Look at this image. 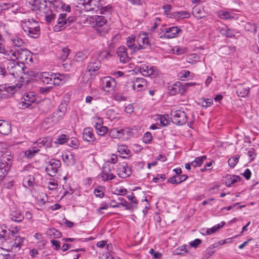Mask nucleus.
Returning a JSON list of instances; mask_svg holds the SVG:
<instances>
[{
    "label": "nucleus",
    "mask_w": 259,
    "mask_h": 259,
    "mask_svg": "<svg viewBox=\"0 0 259 259\" xmlns=\"http://www.w3.org/2000/svg\"><path fill=\"white\" fill-rule=\"evenodd\" d=\"M68 138L69 137L66 135L62 134L61 135L59 136L58 138L57 139V141L56 143L59 144H63L67 141Z\"/></svg>",
    "instance_id": "nucleus-60"
},
{
    "label": "nucleus",
    "mask_w": 259,
    "mask_h": 259,
    "mask_svg": "<svg viewBox=\"0 0 259 259\" xmlns=\"http://www.w3.org/2000/svg\"><path fill=\"white\" fill-rule=\"evenodd\" d=\"M100 67V62L95 58H92L89 62L87 71L90 73L91 75H94Z\"/></svg>",
    "instance_id": "nucleus-18"
},
{
    "label": "nucleus",
    "mask_w": 259,
    "mask_h": 259,
    "mask_svg": "<svg viewBox=\"0 0 259 259\" xmlns=\"http://www.w3.org/2000/svg\"><path fill=\"white\" fill-rule=\"evenodd\" d=\"M67 15L65 13L60 14L57 20V24L55 26L54 29L56 31H59L64 29L66 27L65 23Z\"/></svg>",
    "instance_id": "nucleus-24"
},
{
    "label": "nucleus",
    "mask_w": 259,
    "mask_h": 259,
    "mask_svg": "<svg viewBox=\"0 0 259 259\" xmlns=\"http://www.w3.org/2000/svg\"><path fill=\"white\" fill-rule=\"evenodd\" d=\"M1 149L2 144H0V180H4L11 166L13 157L9 152L3 153Z\"/></svg>",
    "instance_id": "nucleus-2"
},
{
    "label": "nucleus",
    "mask_w": 259,
    "mask_h": 259,
    "mask_svg": "<svg viewBox=\"0 0 259 259\" xmlns=\"http://www.w3.org/2000/svg\"><path fill=\"white\" fill-rule=\"evenodd\" d=\"M36 98L33 93L24 94L22 101L19 103V107L22 109L32 108V104L35 102Z\"/></svg>",
    "instance_id": "nucleus-8"
},
{
    "label": "nucleus",
    "mask_w": 259,
    "mask_h": 259,
    "mask_svg": "<svg viewBox=\"0 0 259 259\" xmlns=\"http://www.w3.org/2000/svg\"><path fill=\"white\" fill-rule=\"evenodd\" d=\"M117 151L120 155H122L123 158H125L126 156H130L131 151L127 147L124 145H119L117 148Z\"/></svg>",
    "instance_id": "nucleus-42"
},
{
    "label": "nucleus",
    "mask_w": 259,
    "mask_h": 259,
    "mask_svg": "<svg viewBox=\"0 0 259 259\" xmlns=\"http://www.w3.org/2000/svg\"><path fill=\"white\" fill-rule=\"evenodd\" d=\"M174 54L177 55H182L185 53V50L183 48H181L179 46H176L172 49Z\"/></svg>",
    "instance_id": "nucleus-63"
},
{
    "label": "nucleus",
    "mask_w": 259,
    "mask_h": 259,
    "mask_svg": "<svg viewBox=\"0 0 259 259\" xmlns=\"http://www.w3.org/2000/svg\"><path fill=\"white\" fill-rule=\"evenodd\" d=\"M124 130L120 128H113L109 132V136L112 138L120 139L124 136Z\"/></svg>",
    "instance_id": "nucleus-31"
},
{
    "label": "nucleus",
    "mask_w": 259,
    "mask_h": 259,
    "mask_svg": "<svg viewBox=\"0 0 259 259\" xmlns=\"http://www.w3.org/2000/svg\"><path fill=\"white\" fill-rule=\"evenodd\" d=\"M120 205L126 208V201L122 197H118L116 199L111 200L110 203V207L113 208L119 207Z\"/></svg>",
    "instance_id": "nucleus-30"
},
{
    "label": "nucleus",
    "mask_w": 259,
    "mask_h": 259,
    "mask_svg": "<svg viewBox=\"0 0 259 259\" xmlns=\"http://www.w3.org/2000/svg\"><path fill=\"white\" fill-rule=\"evenodd\" d=\"M137 41L139 45L135 48V52L150 48L151 46V43L147 34L144 32L140 33Z\"/></svg>",
    "instance_id": "nucleus-7"
},
{
    "label": "nucleus",
    "mask_w": 259,
    "mask_h": 259,
    "mask_svg": "<svg viewBox=\"0 0 259 259\" xmlns=\"http://www.w3.org/2000/svg\"><path fill=\"white\" fill-rule=\"evenodd\" d=\"M4 245L7 247L8 248L4 249L0 247V259H9L10 255L8 252L12 251L7 244Z\"/></svg>",
    "instance_id": "nucleus-47"
},
{
    "label": "nucleus",
    "mask_w": 259,
    "mask_h": 259,
    "mask_svg": "<svg viewBox=\"0 0 259 259\" xmlns=\"http://www.w3.org/2000/svg\"><path fill=\"white\" fill-rule=\"evenodd\" d=\"M19 50L16 49H12L9 50H6L4 52L5 58L8 60L15 61L18 60Z\"/></svg>",
    "instance_id": "nucleus-22"
},
{
    "label": "nucleus",
    "mask_w": 259,
    "mask_h": 259,
    "mask_svg": "<svg viewBox=\"0 0 259 259\" xmlns=\"http://www.w3.org/2000/svg\"><path fill=\"white\" fill-rule=\"evenodd\" d=\"M117 54L120 62L126 63L130 61V58L127 53V49L124 46H120L117 51Z\"/></svg>",
    "instance_id": "nucleus-20"
},
{
    "label": "nucleus",
    "mask_w": 259,
    "mask_h": 259,
    "mask_svg": "<svg viewBox=\"0 0 259 259\" xmlns=\"http://www.w3.org/2000/svg\"><path fill=\"white\" fill-rule=\"evenodd\" d=\"M97 133L99 136H104L108 132V128L100 123H97L95 125Z\"/></svg>",
    "instance_id": "nucleus-45"
},
{
    "label": "nucleus",
    "mask_w": 259,
    "mask_h": 259,
    "mask_svg": "<svg viewBox=\"0 0 259 259\" xmlns=\"http://www.w3.org/2000/svg\"><path fill=\"white\" fill-rule=\"evenodd\" d=\"M67 105L66 104V103H61L58 107V110H57L56 111L61 112L62 115H65L67 110Z\"/></svg>",
    "instance_id": "nucleus-59"
},
{
    "label": "nucleus",
    "mask_w": 259,
    "mask_h": 259,
    "mask_svg": "<svg viewBox=\"0 0 259 259\" xmlns=\"http://www.w3.org/2000/svg\"><path fill=\"white\" fill-rule=\"evenodd\" d=\"M100 0H79V4L82 5L85 11L98 12L100 7Z\"/></svg>",
    "instance_id": "nucleus-10"
},
{
    "label": "nucleus",
    "mask_w": 259,
    "mask_h": 259,
    "mask_svg": "<svg viewBox=\"0 0 259 259\" xmlns=\"http://www.w3.org/2000/svg\"><path fill=\"white\" fill-rule=\"evenodd\" d=\"M45 20L47 24H51L54 21L55 19V15L54 14L52 11L49 8V10L44 11Z\"/></svg>",
    "instance_id": "nucleus-38"
},
{
    "label": "nucleus",
    "mask_w": 259,
    "mask_h": 259,
    "mask_svg": "<svg viewBox=\"0 0 259 259\" xmlns=\"http://www.w3.org/2000/svg\"><path fill=\"white\" fill-rule=\"evenodd\" d=\"M170 115L172 121L175 124L178 125H183L187 121L186 114L183 109L178 110L172 109L171 111Z\"/></svg>",
    "instance_id": "nucleus-4"
},
{
    "label": "nucleus",
    "mask_w": 259,
    "mask_h": 259,
    "mask_svg": "<svg viewBox=\"0 0 259 259\" xmlns=\"http://www.w3.org/2000/svg\"><path fill=\"white\" fill-rule=\"evenodd\" d=\"M219 32L222 35L228 37L232 38L235 36L233 31L226 26L220 28Z\"/></svg>",
    "instance_id": "nucleus-39"
},
{
    "label": "nucleus",
    "mask_w": 259,
    "mask_h": 259,
    "mask_svg": "<svg viewBox=\"0 0 259 259\" xmlns=\"http://www.w3.org/2000/svg\"><path fill=\"white\" fill-rule=\"evenodd\" d=\"M218 16L223 19L228 20L233 19L234 16L232 15L229 12L226 11H220L218 12Z\"/></svg>",
    "instance_id": "nucleus-48"
},
{
    "label": "nucleus",
    "mask_w": 259,
    "mask_h": 259,
    "mask_svg": "<svg viewBox=\"0 0 259 259\" xmlns=\"http://www.w3.org/2000/svg\"><path fill=\"white\" fill-rule=\"evenodd\" d=\"M141 70L144 75L150 76L154 74L155 67L144 65L141 68Z\"/></svg>",
    "instance_id": "nucleus-37"
},
{
    "label": "nucleus",
    "mask_w": 259,
    "mask_h": 259,
    "mask_svg": "<svg viewBox=\"0 0 259 259\" xmlns=\"http://www.w3.org/2000/svg\"><path fill=\"white\" fill-rule=\"evenodd\" d=\"M18 57V62L23 64H28L32 61L30 52L26 49L19 50Z\"/></svg>",
    "instance_id": "nucleus-17"
},
{
    "label": "nucleus",
    "mask_w": 259,
    "mask_h": 259,
    "mask_svg": "<svg viewBox=\"0 0 259 259\" xmlns=\"http://www.w3.org/2000/svg\"><path fill=\"white\" fill-rule=\"evenodd\" d=\"M225 224V222H222L220 224H218L214 226L213 227L210 229H201L200 232L204 235H209L215 232L218 230L222 228Z\"/></svg>",
    "instance_id": "nucleus-28"
},
{
    "label": "nucleus",
    "mask_w": 259,
    "mask_h": 259,
    "mask_svg": "<svg viewBox=\"0 0 259 259\" xmlns=\"http://www.w3.org/2000/svg\"><path fill=\"white\" fill-rule=\"evenodd\" d=\"M171 15L175 19H185L190 17V14L186 11L175 12H173Z\"/></svg>",
    "instance_id": "nucleus-40"
},
{
    "label": "nucleus",
    "mask_w": 259,
    "mask_h": 259,
    "mask_svg": "<svg viewBox=\"0 0 259 259\" xmlns=\"http://www.w3.org/2000/svg\"><path fill=\"white\" fill-rule=\"evenodd\" d=\"M180 31H181V29L177 26L166 27L162 30V34L160 35V38L170 39L176 37Z\"/></svg>",
    "instance_id": "nucleus-12"
},
{
    "label": "nucleus",
    "mask_w": 259,
    "mask_h": 259,
    "mask_svg": "<svg viewBox=\"0 0 259 259\" xmlns=\"http://www.w3.org/2000/svg\"><path fill=\"white\" fill-rule=\"evenodd\" d=\"M135 37L133 36L131 37H128L127 38V40L126 41V44L128 47L133 50L135 51V48L137 46H135Z\"/></svg>",
    "instance_id": "nucleus-56"
},
{
    "label": "nucleus",
    "mask_w": 259,
    "mask_h": 259,
    "mask_svg": "<svg viewBox=\"0 0 259 259\" xmlns=\"http://www.w3.org/2000/svg\"><path fill=\"white\" fill-rule=\"evenodd\" d=\"M7 234L8 230H7L6 226L5 225L0 226V238L4 239L5 242H4V244L8 243V240L12 239V238H8Z\"/></svg>",
    "instance_id": "nucleus-43"
},
{
    "label": "nucleus",
    "mask_w": 259,
    "mask_h": 259,
    "mask_svg": "<svg viewBox=\"0 0 259 259\" xmlns=\"http://www.w3.org/2000/svg\"><path fill=\"white\" fill-rule=\"evenodd\" d=\"M127 192V190L123 186H119L115 188L113 191L114 194L117 195H124Z\"/></svg>",
    "instance_id": "nucleus-54"
},
{
    "label": "nucleus",
    "mask_w": 259,
    "mask_h": 259,
    "mask_svg": "<svg viewBox=\"0 0 259 259\" xmlns=\"http://www.w3.org/2000/svg\"><path fill=\"white\" fill-rule=\"evenodd\" d=\"M239 158L240 156L239 155H236L235 156L230 158L228 160L229 165L232 168L234 167L238 162Z\"/></svg>",
    "instance_id": "nucleus-55"
},
{
    "label": "nucleus",
    "mask_w": 259,
    "mask_h": 259,
    "mask_svg": "<svg viewBox=\"0 0 259 259\" xmlns=\"http://www.w3.org/2000/svg\"><path fill=\"white\" fill-rule=\"evenodd\" d=\"M47 198L46 195L42 194L37 197V204L39 206H42L46 202Z\"/></svg>",
    "instance_id": "nucleus-62"
},
{
    "label": "nucleus",
    "mask_w": 259,
    "mask_h": 259,
    "mask_svg": "<svg viewBox=\"0 0 259 259\" xmlns=\"http://www.w3.org/2000/svg\"><path fill=\"white\" fill-rule=\"evenodd\" d=\"M39 151V149L38 148L32 147L25 152V155L27 158H31L34 157Z\"/></svg>",
    "instance_id": "nucleus-49"
},
{
    "label": "nucleus",
    "mask_w": 259,
    "mask_h": 259,
    "mask_svg": "<svg viewBox=\"0 0 259 259\" xmlns=\"http://www.w3.org/2000/svg\"><path fill=\"white\" fill-rule=\"evenodd\" d=\"M83 139L88 142H94L96 139L93 134V130L91 127H85L82 133Z\"/></svg>",
    "instance_id": "nucleus-23"
},
{
    "label": "nucleus",
    "mask_w": 259,
    "mask_h": 259,
    "mask_svg": "<svg viewBox=\"0 0 259 259\" xmlns=\"http://www.w3.org/2000/svg\"><path fill=\"white\" fill-rule=\"evenodd\" d=\"M47 235L54 238H58L61 237V232L55 228H51L47 232Z\"/></svg>",
    "instance_id": "nucleus-50"
},
{
    "label": "nucleus",
    "mask_w": 259,
    "mask_h": 259,
    "mask_svg": "<svg viewBox=\"0 0 259 259\" xmlns=\"http://www.w3.org/2000/svg\"><path fill=\"white\" fill-rule=\"evenodd\" d=\"M67 79L65 74L53 73L52 84L55 85H62L67 81Z\"/></svg>",
    "instance_id": "nucleus-21"
},
{
    "label": "nucleus",
    "mask_w": 259,
    "mask_h": 259,
    "mask_svg": "<svg viewBox=\"0 0 259 259\" xmlns=\"http://www.w3.org/2000/svg\"><path fill=\"white\" fill-rule=\"evenodd\" d=\"M38 77L44 83L52 84L53 73L44 72L39 74Z\"/></svg>",
    "instance_id": "nucleus-26"
},
{
    "label": "nucleus",
    "mask_w": 259,
    "mask_h": 259,
    "mask_svg": "<svg viewBox=\"0 0 259 259\" xmlns=\"http://www.w3.org/2000/svg\"><path fill=\"white\" fill-rule=\"evenodd\" d=\"M241 178L239 176L230 175L226 177V184L227 186L231 187L235 183L240 181Z\"/></svg>",
    "instance_id": "nucleus-35"
},
{
    "label": "nucleus",
    "mask_w": 259,
    "mask_h": 259,
    "mask_svg": "<svg viewBox=\"0 0 259 259\" xmlns=\"http://www.w3.org/2000/svg\"><path fill=\"white\" fill-rule=\"evenodd\" d=\"M94 26L97 33L100 36H104L110 29L107 20L102 16H95L94 19Z\"/></svg>",
    "instance_id": "nucleus-3"
},
{
    "label": "nucleus",
    "mask_w": 259,
    "mask_h": 259,
    "mask_svg": "<svg viewBox=\"0 0 259 259\" xmlns=\"http://www.w3.org/2000/svg\"><path fill=\"white\" fill-rule=\"evenodd\" d=\"M114 167L108 163H104L102 166V171L100 174L101 177L104 181H108L114 179L115 176L113 174Z\"/></svg>",
    "instance_id": "nucleus-11"
},
{
    "label": "nucleus",
    "mask_w": 259,
    "mask_h": 259,
    "mask_svg": "<svg viewBox=\"0 0 259 259\" xmlns=\"http://www.w3.org/2000/svg\"><path fill=\"white\" fill-rule=\"evenodd\" d=\"M193 15L197 19H201L204 17L203 9L200 5L195 6L192 10Z\"/></svg>",
    "instance_id": "nucleus-36"
},
{
    "label": "nucleus",
    "mask_w": 259,
    "mask_h": 259,
    "mask_svg": "<svg viewBox=\"0 0 259 259\" xmlns=\"http://www.w3.org/2000/svg\"><path fill=\"white\" fill-rule=\"evenodd\" d=\"M52 139L50 137L40 138L36 142L37 145L40 147L45 146L46 148L51 147L52 146Z\"/></svg>",
    "instance_id": "nucleus-33"
},
{
    "label": "nucleus",
    "mask_w": 259,
    "mask_h": 259,
    "mask_svg": "<svg viewBox=\"0 0 259 259\" xmlns=\"http://www.w3.org/2000/svg\"><path fill=\"white\" fill-rule=\"evenodd\" d=\"M22 27L25 33L33 38H38L40 33L38 22L33 18H28L22 21Z\"/></svg>",
    "instance_id": "nucleus-1"
},
{
    "label": "nucleus",
    "mask_w": 259,
    "mask_h": 259,
    "mask_svg": "<svg viewBox=\"0 0 259 259\" xmlns=\"http://www.w3.org/2000/svg\"><path fill=\"white\" fill-rule=\"evenodd\" d=\"M61 165V163L60 160L52 159L46 163L45 171L50 176L54 177L60 168Z\"/></svg>",
    "instance_id": "nucleus-6"
},
{
    "label": "nucleus",
    "mask_w": 259,
    "mask_h": 259,
    "mask_svg": "<svg viewBox=\"0 0 259 259\" xmlns=\"http://www.w3.org/2000/svg\"><path fill=\"white\" fill-rule=\"evenodd\" d=\"M22 84L10 85L9 84H2L0 85V100L2 98H6L13 95L17 90H19Z\"/></svg>",
    "instance_id": "nucleus-5"
},
{
    "label": "nucleus",
    "mask_w": 259,
    "mask_h": 259,
    "mask_svg": "<svg viewBox=\"0 0 259 259\" xmlns=\"http://www.w3.org/2000/svg\"><path fill=\"white\" fill-rule=\"evenodd\" d=\"M212 103H213V101L211 99H203L202 100V101H201L202 106L203 107H205V108H207V107L211 106V105L212 104Z\"/></svg>",
    "instance_id": "nucleus-64"
},
{
    "label": "nucleus",
    "mask_w": 259,
    "mask_h": 259,
    "mask_svg": "<svg viewBox=\"0 0 259 259\" xmlns=\"http://www.w3.org/2000/svg\"><path fill=\"white\" fill-rule=\"evenodd\" d=\"M222 50L226 52V55L233 54L236 51L234 46H224L222 48Z\"/></svg>",
    "instance_id": "nucleus-57"
},
{
    "label": "nucleus",
    "mask_w": 259,
    "mask_h": 259,
    "mask_svg": "<svg viewBox=\"0 0 259 259\" xmlns=\"http://www.w3.org/2000/svg\"><path fill=\"white\" fill-rule=\"evenodd\" d=\"M29 3L32 5L33 10H38L42 13L50 8L47 7L46 0H30Z\"/></svg>",
    "instance_id": "nucleus-16"
},
{
    "label": "nucleus",
    "mask_w": 259,
    "mask_h": 259,
    "mask_svg": "<svg viewBox=\"0 0 259 259\" xmlns=\"http://www.w3.org/2000/svg\"><path fill=\"white\" fill-rule=\"evenodd\" d=\"M11 132V123L4 120H0V134L8 135Z\"/></svg>",
    "instance_id": "nucleus-27"
},
{
    "label": "nucleus",
    "mask_w": 259,
    "mask_h": 259,
    "mask_svg": "<svg viewBox=\"0 0 259 259\" xmlns=\"http://www.w3.org/2000/svg\"><path fill=\"white\" fill-rule=\"evenodd\" d=\"M103 90L110 94L115 92L116 82L115 79L111 76L104 77L102 79Z\"/></svg>",
    "instance_id": "nucleus-9"
},
{
    "label": "nucleus",
    "mask_w": 259,
    "mask_h": 259,
    "mask_svg": "<svg viewBox=\"0 0 259 259\" xmlns=\"http://www.w3.org/2000/svg\"><path fill=\"white\" fill-rule=\"evenodd\" d=\"M18 67L17 63H15V61H12L8 63L7 66V69L9 70L10 74L14 76L17 74V71H15V70Z\"/></svg>",
    "instance_id": "nucleus-44"
},
{
    "label": "nucleus",
    "mask_w": 259,
    "mask_h": 259,
    "mask_svg": "<svg viewBox=\"0 0 259 259\" xmlns=\"http://www.w3.org/2000/svg\"><path fill=\"white\" fill-rule=\"evenodd\" d=\"M236 93L238 96L245 98L248 95L249 93V88L248 87H245L240 84H238L236 85Z\"/></svg>",
    "instance_id": "nucleus-29"
},
{
    "label": "nucleus",
    "mask_w": 259,
    "mask_h": 259,
    "mask_svg": "<svg viewBox=\"0 0 259 259\" xmlns=\"http://www.w3.org/2000/svg\"><path fill=\"white\" fill-rule=\"evenodd\" d=\"M116 171L118 177L121 178H125L132 174L131 167L124 162L117 165Z\"/></svg>",
    "instance_id": "nucleus-13"
},
{
    "label": "nucleus",
    "mask_w": 259,
    "mask_h": 259,
    "mask_svg": "<svg viewBox=\"0 0 259 259\" xmlns=\"http://www.w3.org/2000/svg\"><path fill=\"white\" fill-rule=\"evenodd\" d=\"M113 11L112 7L110 5H107L105 7H102L100 5L99 9L98 10L99 13L104 15H108L111 13Z\"/></svg>",
    "instance_id": "nucleus-51"
},
{
    "label": "nucleus",
    "mask_w": 259,
    "mask_h": 259,
    "mask_svg": "<svg viewBox=\"0 0 259 259\" xmlns=\"http://www.w3.org/2000/svg\"><path fill=\"white\" fill-rule=\"evenodd\" d=\"M105 187L99 186L94 189V193L97 197L103 198L104 196Z\"/></svg>",
    "instance_id": "nucleus-52"
},
{
    "label": "nucleus",
    "mask_w": 259,
    "mask_h": 259,
    "mask_svg": "<svg viewBox=\"0 0 259 259\" xmlns=\"http://www.w3.org/2000/svg\"><path fill=\"white\" fill-rule=\"evenodd\" d=\"M153 139L152 136L150 132H146L143 137V141L146 144L150 143Z\"/></svg>",
    "instance_id": "nucleus-61"
},
{
    "label": "nucleus",
    "mask_w": 259,
    "mask_h": 259,
    "mask_svg": "<svg viewBox=\"0 0 259 259\" xmlns=\"http://www.w3.org/2000/svg\"><path fill=\"white\" fill-rule=\"evenodd\" d=\"M62 159L63 161L68 166L73 165L75 162V156L70 152L63 155Z\"/></svg>",
    "instance_id": "nucleus-34"
},
{
    "label": "nucleus",
    "mask_w": 259,
    "mask_h": 259,
    "mask_svg": "<svg viewBox=\"0 0 259 259\" xmlns=\"http://www.w3.org/2000/svg\"><path fill=\"white\" fill-rule=\"evenodd\" d=\"M89 55V52L86 50L78 52L74 56V60L77 62L81 61L87 58Z\"/></svg>",
    "instance_id": "nucleus-41"
},
{
    "label": "nucleus",
    "mask_w": 259,
    "mask_h": 259,
    "mask_svg": "<svg viewBox=\"0 0 259 259\" xmlns=\"http://www.w3.org/2000/svg\"><path fill=\"white\" fill-rule=\"evenodd\" d=\"M24 241V237L16 236L14 239L13 238L10 241L9 240L8 243H6V244L8 245L12 251L16 252L19 250L22 246Z\"/></svg>",
    "instance_id": "nucleus-14"
},
{
    "label": "nucleus",
    "mask_w": 259,
    "mask_h": 259,
    "mask_svg": "<svg viewBox=\"0 0 259 259\" xmlns=\"http://www.w3.org/2000/svg\"><path fill=\"white\" fill-rule=\"evenodd\" d=\"M183 87L182 83L180 81H177L169 89V93L171 95H175L179 93L183 95L185 92H183Z\"/></svg>",
    "instance_id": "nucleus-25"
},
{
    "label": "nucleus",
    "mask_w": 259,
    "mask_h": 259,
    "mask_svg": "<svg viewBox=\"0 0 259 259\" xmlns=\"http://www.w3.org/2000/svg\"><path fill=\"white\" fill-rule=\"evenodd\" d=\"M13 45L17 47H21L23 46L24 42L22 39L18 37H15L12 39Z\"/></svg>",
    "instance_id": "nucleus-53"
},
{
    "label": "nucleus",
    "mask_w": 259,
    "mask_h": 259,
    "mask_svg": "<svg viewBox=\"0 0 259 259\" xmlns=\"http://www.w3.org/2000/svg\"><path fill=\"white\" fill-rule=\"evenodd\" d=\"M206 159H207V157L205 155L196 157L195 160H193L191 163V164L194 167L200 166L202 164V163L205 160H206Z\"/></svg>",
    "instance_id": "nucleus-46"
},
{
    "label": "nucleus",
    "mask_w": 259,
    "mask_h": 259,
    "mask_svg": "<svg viewBox=\"0 0 259 259\" xmlns=\"http://www.w3.org/2000/svg\"><path fill=\"white\" fill-rule=\"evenodd\" d=\"M127 199L131 201L130 203L126 202V209L131 210L137 207V200L136 197L134 195L133 193L127 196Z\"/></svg>",
    "instance_id": "nucleus-32"
},
{
    "label": "nucleus",
    "mask_w": 259,
    "mask_h": 259,
    "mask_svg": "<svg viewBox=\"0 0 259 259\" xmlns=\"http://www.w3.org/2000/svg\"><path fill=\"white\" fill-rule=\"evenodd\" d=\"M146 83L147 81L145 79L142 77H138L133 82L129 83V85H131V87L134 90L140 91L146 86Z\"/></svg>",
    "instance_id": "nucleus-19"
},
{
    "label": "nucleus",
    "mask_w": 259,
    "mask_h": 259,
    "mask_svg": "<svg viewBox=\"0 0 259 259\" xmlns=\"http://www.w3.org/2000/svg\"><path fill=\"white\" fill-rule=\"evenodd\" d=\"M9 218L14 222L20 223L24 219V215L21 210L16 206H12L10 207Z\"/></svg>",
    "instance_id": "nucleus-15"
},
{
    "label": "nucleus",
    "mask_w": 259,
    "mask_h": 259,
    "mask_svg": "<svg viewBox=\"0 0 259 259\" xmlns=\"http://www.w3.org/2000/svg\"><path fill=\"white\" fill-rule=\"evenodd\" d=\"M157 121H159L160 125L163 126H167L169 124V121L164 115H159L157 118Z\"/></svg>",
    "instance_id": "nucleus-58"
}]
</instances>
